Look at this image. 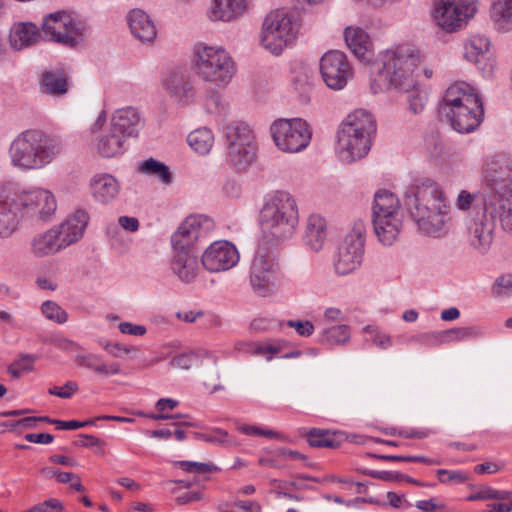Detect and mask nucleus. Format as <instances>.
<instances>
[{
  "label": "nucleus",
  "mask_w": 512,
  "mask_h": 512,
  "mask_svg": "<svg viewBox=\"0 0 512 512\" xmlns=\"http://www.w3.org/2000/svg\"><path fill=\"white\" fill-rule=\"evenodd\" d=\"M421 51L413 44L402 43L391 46L377 55L371 65L376 74L370 81L374 94L394 89L408 95L409 110L419 114L426 104V93L420 89L414 78L416 67L422 62Z\"/></svg>",
  "instance_id": "f257e3e1"
},
{
  "label": "nucleus",
  "mask_w": 512,
  "mask_h": 512,
  "mask_svg": "<svg viewBox=\"0 0 512 512\" xmlns=\"http://www.w3.org/2000/svg\"><path fill=\"white\" fill-rule=\"evenodd\" d=\"M404 205L423 234L435 238L447 235L449 207L435 181L421 179L412 182L405 192Z\"/></svg>",
  "instance_id": "f03ea898"
},
{
  "label": "nucleus",
  "mask_w": 512,
  "mask_h": 512,
  "mask_svg": "<svg viewBox=\"0 0 512 512\" xmlns=\"http://www.w3.org/2000/svg\"><path fill=\"white\" fill-rule=\"evenodd\" d=\"M61 150L58 138L41 130L28 129L13 139L8 152L12 166L21 171H31L52 163Z\"/></svg>",
  "instance_id": "7ed1b4c3"
},
{
  "label": "nucleus",
  "mask_w": 512,
  "mask_h": 512,
  "mask_svg": "<svg viewBox=\"0 0 512 512\" xmlns=\"http://www.w3.org/2000/svg\"><path fill=\"white\" fill-rule=\"evenodd\" d=\"M298 223V206L289 192L277 190L265 196L259 224L267 241L290 239L295 234Z\"/></svg>",
  "instance_id": "20e7f679"
},
{
  "label": "nucleus",
  "mask_w": 512,
  "mask_h": 512,
  "mask_svg": "<svg viewBox=\"0 0 512 512\" xmlns=\"http://www.w3.org/2000/svg\"><path fill=\"white\" fill-rule=\"evenodd\" d=\"M376 132L373 115L357 109L346 116L337 131L335 152L342 163L350 164L364 158L372 146Z\"/></svg>",
  "instance_id": "39448f33"
},
{
  "label": "nucleus",
  "mask_w": 512,
  "mask_h": 512,
  "mask_svg": "<svg viewBox=\"0 0 512 512\" xmlns=\"http://www.w3.org/2000/svg\"><path fill=\"white\" fill-rule=\"evenodd\" d=\"M191 67L200 80L220 89L226 88L237 74V64L228 50L202 42L193 47Z\"/></svg>",
  "instance_id": "423d86ee"
},
{
  "label": "nucleus",
  "mask_w": 512,
  "mask_h": 512,
  "mask_svg": "<svg viewBox=\"0 0 512 512\" xmlns=\"http://www.w3.org/2000/svg\"><path fill=\"white\" fill-rule=\"evenodd\" d=\"M371 217L377 240L383 246H392L398 240L403 227L398 197L388 190L377 191Z\"/></svg>",
  "instance_id": "0eeeda50"
},
{
  "label": "nucleus",
  "mask_w": 512,
  "mask_h": 512,
  "mask_svg": "<svg viewBox=\"0 0 512 512\" xmlns=\"http://www.w3.org/2000/svg\"><path fill=\"white\" fill-rule=\"evenodd\" d=\"M299 24L285 10L271 11L263 20L259 42L263 49L274 56H280L297 38Z\"/></svg>",
  "instance_id": "6e6552de"
},
{
  "label": "nucleus",
  "mask_w": 512,
  "mask_h": 512,
  "mask_svg": "<svg viewBox=\"0 0 512 512\" xmlns=\"http://www.w3.org/2000/svg\"><path fill=\"white\" fill-rule=\"evenodd\" d=\"M274 145L283 153L294 154L305 150L312 140V128L302 118H279L270 125Z\"/></svg>",
  "instance_id": "1a4fd4ad"
},
{
  "label": "nucleus",
  "mask_w": 512,
  "mask_h": 512,
  "mask_svg": "<svg viewBox=\"0 0 512 512\" xmlns=\"http://www.w3.org/2000/svg\"><path fill=\"white\" fill-rule=\"evenodd\" d=\"M365 236V222L361 219L355 220L334 258V270L337 275L346 276L361 267L365 253Z\"/></svg>",
  "instance_id": "9d476101"
},
{
  "label": "nucleus",
  "mask_w": 512,
  "mask_h": 512,
  "mask_svg": "<svg viewBox=\"0 0 512 512\" xmlns=\"http://www.w3.org/2000/svg\"><path fill=\"white\" fill-rule=\"evenodd\" d=\"M227 161L237 170L246 169L256 157L255 136L244 122L233 121L225 128Z\"/></svg>",
  "instance_id": "9b49d317"
},
{
  "label": "nucleus",
  "mask_w": 512,
  "mask_h": 512,
  "mask_svg": "<svg viewBox=\"0 0 512 512\" xmlns=\"http://www.w3.org/2000/svg\"><path fill=\"white\" fill-rule=\"evenodd\" d=\"M483 201L486 205L495 199L512 194V160L506 155L491 157L483 170Z\"/></svg>",
  "instance_id": "f8f14e48"
},
{
  "label": "nucleus",
  "mask_w": 512,
  "mask_h": 512,
  "mask_svg": "<svg viewBox=\"0 0 512 512\" xmlns=\"http://www.w3.org/2000/svg\"><path fill=\"white\" fill-rule=\"evenodd\" d=\"M477 9V0H433L431 16L439 28L453 33L466 26Z\"/></svg>",
  "instance_id": "ddd939ff"
},
{
  "label": "nucleus",
  "mask_w": 512,
  "mask_h": 512,
  "mask_svg": "<svg viewBox=\"0 0 512 512\" xmlns=\"http://www.w3.org/2000/svg\"><path fill=\"white\" fill-rule=\"evenodd\" d=\"M281 277L275 256L267 249L259 247L254 255L250 269V285L260 297H269L275 293Z\"/></svg>",
  "instance_id": "4468645a"
},
{
  "label": "nucleus",
  "mask_w": 512,
  "mask_h": 512,
  "mask_svg": "<svg viewBox=\"0 0 512 512\" xmlns=\"http://www.w3.org/2000/svg\"><path fill=\"white\" fill-rule=\"evenodd\" d=\"M44 35L51 41L73 47L83 40L87 26L66 11H57L44 18Z\"/></svg>",
  "instance_id": "2eb2a0df"
},
{
  "label": "nucleus",
  "mask_w": 512,
  "mask_h": 512,
  "mask_svg": "<svg viewBox=\"0 0 512 512\" xmlns=\"http://www.w3.org/2000/svg\"><path fill=\"white\" fill-rule=\"evenodd\" d=\"M496 216H492L486 209V202L483 207L467 215L465 219V230L469 246L481 255H485L491 248L494 240Z\"/></svg>",
  "instance_id": "dca6fc26"
},
{
  "label": "nucleus",
  "mask_w": 512,
  "mask_h": 512,
  "mask_svg": "<svg viewBox=\"0 0 512 512\" xmlns=\"http://www.w3.org/2000/svg\"><path fill=\"white\" fill-rule=\"evenodd\" d=\"M17 202L20 204L21 213L41 220H48L57 209V202L50 190L44 188H32L29 190L15 191Z\"/></svg>",
  "instance_id": "f3484780"
},
{
  "label": "nucleus",
  "mask_w": 512,
  "mask_h": 512,
  "mask_svg": "<svg viewBox=\"0 0 512 512\" xmlns=\"http://www.w3.org/2000/svg\"><path fill=\"white\" fill-rule=\"evenodd\" d=\"M320 73L330 89L342 90L352 77L353 70L343 52L331 50L320 59Z\"/></svg>",
  "instance_id": "a211bd4d"
},
{
  "label": "nucleus",
  "mask_w": 512,
  "mask_h": 512,
  "mask_svg": "<svg viewBox=\"0 0 512 512\" xmlns=\"http://www.w3.org/2000/svg\"><path fill=\"white\" fill-rule=\"evenodd\" d=\"M213 228L211 218L204 215H189L171 237L173 249H191L195 243Z\"/></svg>",
  "instance_id": "6ab92c4d"
},
{
  "label": "nucleus",
  "mask_w": 512,
  "mask_h": 512,
  "mask_svg": "<svg viewBox=\"0 0 512 512\" xmlns=\"http://www.w3.org/2000/svg\"><path fill=\"white\" fill-rule=\"evenodd\" d=\"M240 255L234 244L226 240L211 243L203 252L204 268L212 273L227 271L239 262Z\"/></svg>",
  "instance_id": "aec40b11"
},
{
  "label": "nucleus",
  "mask_w": 512,
  "mask_h": 512,
  "mask_svg": "<svg viewBox=\"0 0 512 512\" xmlns=\"http://www.w3.org/2000/svg\"><path fill=\"white\" fill-rule=\"evenodd\" d=\"M162 88L169 98L180 106L192 104L196 88L190 77L180 71H170L162 79Z\"/></svg>",
  "instance_id": "412c9836"
},
{
  "label": "nucleus",
  "mask_w": 512,
  "mask_h": 512,
  "mask_svg": "<svg viewBox=\"0 0 512 512\" xmlns=\"http://www.w3.org/2000/svg\"><path fill=\"white\" fill-rule=\"evenodd\" d=\"M442 110L453 129L459 133L473 132L480 126L484 117L482 102H478L476 106L463 105Z\"/></svg>",
  "instance_id": "4be33fe9"
},
{
  "label": "nucleus",
  "mask_w": 512,
  "mask_h": 512,
  "mask_svg": "<svg viewBox=\"0 0 512 512\" xmlns=\"http://www.w3.org/2000/svg\"><path fill=\"white\" fill-rule=\"evenodd\" d=\"M22 217L20 204L14 190L0 191V238H6L14 233Z\"/></svg>",
  "instance_id": "5701e85b"
},
{
  "label": "nucleus",
  "mask_w": 512,
  "mask_h": 512,
  "mask_svg": "<svg viewBox=\"0 0 512 512\" xmlns=\"http://www.w3.org/2000/svg\"><path fill=\"white\" fill-rule=\"evenodd\" d=\"M170 269L181 282L192 283L200 271L198 255L191 249H173Z\"/></svg>",
  "instance_id": "b1692460"
},
{
  "label": "nucleus",
  "mask_w": 512,
  "mask_h": 512,
  "mask_svg": "<svg viewBox=\"0 0 512 512\" xmlns=\"http://www.w3.org/2000/svg\"><path fill=\"white\" fill-rule=\"evenodd\" d=\"M249 5L250 0H211L206 15L212 22L230 23L242 17Z\"/></svg>",
  "instance_id": "393cba45"
},
{
  "label": "nucleus",
  "mask_w": 512,
  "mask_h": 512,
  "mask_svg": "<svg viewBox=\"0 0 512 512\" xmlns=\"http://www.w3.org/2000/svg\"><path fill=\"white\" fill-rule=\"evenodd\" d=\"M88 222V213L85 210H77L61 224L53 226L64 249L78 242L83 237Z\"/></svg>",
  "instance_id": "a878e982"
},
{
  "label": "nucleus",
  "mask_w": 512,
  "mask_h": 512,
  "mask_svg": "<svg viewBox=\"0 0 512 512\" xmlns=\"http://www.w3.org/2000/svg\"><path fill=\"white\" fill-rule=\"evenodd\" d=\"M74 363L76 366L87 369L100 377H112L123 374L119 362L105 361L102 355L95 353H78L74 357Z\"/></svg>",
  "instance_id": "bb28decb"
},
{
  "label": "nucleus",
  "mask_w": 512,
  "mask_h": 512,
  "mask_svg": "<svg viewBox=\"0 0 512 512\" xmlns=\"http://www.w3.org/2000/svg\"><path fill=\"white\" fill-rule=\"evenodd\" d=\"M141 125L139 111L131 106L116 109L110 118V127L126 139L137 136Z\"/></svg>",
  "instance_id": "cd10ccee"
},
{
  "label": "nucleus",
  "mask_w": 512,
  "mask_h": 512,
  "mask_svg": "<svg viewBox=\"0 0 512 512\" xmlns=\"http://www.w3.org/2000/svg\"><path fill=\"white\" fill-rule=\"evenodd\" d=\"M478 102L482 101L471 84L465 81H456L446 89L442 109L463 105L476 106Z\"/></svg>",
  "instance_id": "c85d7f7f"
},
{
  "label": "nucleus",
  "mask_w": 512,
  "mask_h": 512,
  "mask_svg": "<svg viewBox=\"0 0 512 512\" xmlns=\"http://www.w3.org/2000/svg\"><path fill=\"white\" fill-rule=\"evenodd\" d=\"M90 190L96 201L108 204L118 197L121 185L113 175L99 173L90 179Z\"/></svg>",
  "instance_id": "c756f323"
},
{
  "label": "nucleus",
  "mask_w": 512,
  "mask_h": 512,
  "mask_svg": "<svg viewBox=\"0 0 512 512\" xmlns=\"http://www.w3.org/2000/svg\"><path fill=\"white\" fill-rule=\"evenodd\" d=\"M126 138L109 126L108 130L97 135L93 140L96 152L103 158H114L122 155L125 150Z\"/></svg>",
  "instance_id": "7c9ffc66"
},
{
  "label": "nucleus",
  "mask_w": 512,
  "mask_h": 512,
  "mask_svg": "<svg viewBox=\"0 0 512 512\" xmlns=\"http://www.w3.org/2000/svg\"><path fill=\"white\" fill-rule=\"evenodd\" d=\"M64 249L53 227L35 234L29 243V251L35 258H44L57 254Z\"/></svg>",
  "instance_id": "2f4dec72"
},
{
  "label": "nucleus",
  "mask_w": 512,
  "mask_h": 512,
  "mask_svg": "<svg viewBox=\"0 0 512 512\" xmlns=\"http://www.w3.org/2000/svg\"><path fill=\"white\" fill-rule=\"evenodd\" d=\"M131 33L142 42H151L156 38V27L149 15L141 9H133L127 15Z\"/></svg>",
  "instance_id": "473e14b6"
},
{
  "label": "nucleus",
  "mask_w": 512,
  "mask_h": 512,
  "mask_svg": "<svg viewBox=\"0 0 512 512\" xmlns=\"http://www.w3.org/2000/svg\"><path fill=\"white\" fill-rule=\"evenodd\" d=\"M344 39L350 51L360 60H370L372 43L368 34L359 27H347L344 30Z\"/></svg>",
  "instance_id": "72a5a7b5"
},
{
  "label": "nucleus",
  "mask_w": 512,
  "mask_h": 512,
  "mask_svg": "<svg viewBox=\"0 0 512 512\" xmlns=\"http://www.w3.org/2000/svg\"><path fill=\"white\" fill-rule=\"evenodd\" d=\"M39 37L38 27L32 22H18L10 28L9 43L14 50H22L35 44Z\"/></svg>",
  "instance_id": "f704fd0d"
},
{
  "label": "nucleus",
  "mask_w": 512,
  "mask_h": 512,
  "mask_svg": "<svg viewBox=\"0 0 512 512\" xmlns=\"http://www.w3.org/2000/svg\"><path fill=\"white\" fill-rule=\"evenodd\" d=\"M326 221L318 215L312 214L308 217L304 235L305 244L313 251H319L326 240Z\"/></svg>",
  "instance_id": "c9c22d12"
},
{
  "label": "nucleus",
  "mask_w": 512,
  "mask_h": 512,
  "mask_svg": "<svg viewBox=\"0 0 512 512\" xmlns=\"http://www.w3.org/2000/svg\"><path fill=\"white\" fill-rule=\"evenodd\" d=\"M489 49L490 41L487 37L473 35L465 43L464 56L468 61L476 64L479 68L485 69L486 65L482 67L481 64L488 60Z\"/></svg>",
  "instance_id": "e433bc0d"
},
{
  "label": "nucleus",
  "mask_w": 512,
  "mask_h": 512,
  "mask_svg": "<svg viewBox=\"0 0 512 512\" xmlns=\"http://www.w3.org/2000/svg\"><path fill=\"white\" fill-rule=\"evenodd\" d=\"M206 358H213L214 362H217L216 356L211 351L204 348H198L173 356L169 364L171 367L176 369L189 370L194 366L202 364L203 360Z\"/></svg>",
  "instance_id": "4c0bfd02"
},
{
  "label": "nucleus",
  "mask_w": 512,
  "mask_h": 512,
  "mask_svg": "<svg viewBox=\"0 0 512 512\" xmlns=\"http://www.w3.org/2000/svg\"><path fill=\"white\" fill-rule=\"evenodd\" d=\"M492 216L499 219L502 229L512 236V194L501 199H495L486 205Z\"/></svg>",
  "instance_id": "58836bf2"
},
{
  "label": "nucleus",
  "mask_w": 512,
  "mask_h": 512,
  "mask_svg": "<svg viewBox=\"0 0 512 512\" xmlns=\"http://www.w3.org/2000/svg\"><path fill=\"white\" fill-rule=\"evenodd\" d=\"M491 19L499 31L512 30V0H493L490 10Z\"/></svg>",
  "instance_id": "ea45409f"
},
{
  "label": "nucleus",
  "mask_w": 512,
  "mask_h": 512,
  "mask_svg": "<svg viewBox=\"0 0 512 512\" xmlns=\"http://www.w3.org/2000/svg\"><path fill=\"white\" fill-rule=\"evenodd\" d=\"M43 92L54 97H61L68 91V78L61 70H53L43 73L42 75Z\"/></svg>",
  "instance_id": "a19ab883"
},
{
  "label": "nucleus",
  "mask_w": 512,
  "mask_h": 512,
  "mask_svg": "<svg viewBox=\"0 0 512 512\" xmlns=\"http://www.w3.org/2000/svg\"><path fill=\"white\" fill-rule=\"evenodd\" d=\"M215 142L214 134L210 128L200 127L191 131L187 136V143L199 155L210 153Z\"/></svg>",
  "instance_id": "79ce46f5"
},
{
  "label": "nucleus",
  "mask_w": 512,
  "mask_h": 512,
  "mask_svg": "<svg viewBox=\"0 0 512 512\" xmlns=\"http://www.w3.org/2000/svg\"><path fill=\"white\" fill-rule=\"evenodd\" d=\"M139 171L145 175L158 179L164 185H169L172 182V174L169 167L154 158H149L141 162L139 165Z\"/></svg>",
  "instance_id": "37998d69"
},
{
  "label": "nucleus",
  "mask_w": 512,
  "mask_h": 512,
  "mask_svg": "<svg viewBox=\"0 0 512 512\" xmlns=\"http://www.w3.org/2000/svg\"><path fill=\"white\" fill-rule=\"evenodd\" d=\"M351 329L346 324H338L323 329L320 336V342L335 346L343 345L350 340Z\"/></svg>",
  "instance_id": "c03bdc74"
},
{
  "label": "nucleus",
  "mask_w": 512,
  "mask_h": 512,
  "mask_svg": "<svg viewBox=\"0 0 512 512\" xmlns=\"http://www.w3.org/2000/svg\"><path fill=\"white\" fill-rule=\"evenodd\" d=\"M198 440L222 447L237 446L238 442L226 430L218 427L209 429L206 432L195 433Z\"/></svg>",
  "instance_id": "a18cd8bd"
},
{
  "label": "nucleus",
  "mask_w": 512,
  "mask_h": 512,
  "mask_svg": "<svg viewBox=\"0 0 512 512\" xmlns=\"http://www.w3.org/2000/svg\"><path fill=\"white\" fill-rule=\"evenodd\" d=\"M482 335L476 326L456 327L443 331L444 344L477 339Z\"/></svg>",
  "instance_id": "49530a36"
},
{
  "label": "nucleus",
  "mask_w": 512,
  "mask_h": 512,
  "mask_svg": "<svg viewBox=\"0 0 512 512\" xmlns=\"http://www.w3.org/2000/svg\"><path fill=\"white\" fill-rule=\"evenodd\" d=\"M305 436L309 445L316 448H337L340 444L335 434L328 430L314 428L309 430Z\"/></svg>",
  "instance_id": "de8ad7c7"
},
{
  "label": "nucleus",
  "mask_w": 512,
  "mask_h": 512,
  "mask_svg": "<svg viewBox=\"0 0 512 512\" xmlns=\"http://www.w3.org/2000/svg\"><path fill=\"white\" fill-rule=\"evenodd\" d=\"M478 193H472L462 189L455 198V207L461 212H468V215L474 211H478L483 207V201L478 205Z\"/></svg>",
  "instance_id": "09e8293b"
},
{
  "label": "nucleus",
  "mask_w": 512,
  "mask_h": 512,
  "mask_svg": "<svg viewBox=\"0 0 512 512\" xmlns=\"http://www.w3.org/2000/svg\"><path fill=\"white\" fill-rule=\"evenodd\" d=\"M178 405H179V402L175 399L160 398L155 404V408L160 413L159 414H148L147 417H149L150 419H153V420H157V421L168 420V419H173V418H177V419L187 418L188 416H186V415H181V414L171 415V414L164 413L166 410L175 409Z\"/></svg>",
  "instance_id": "8fccbe9b"
},
{
  "label": "nucleus",
  "mask_w": 512,
  "mask_h": 512,
  "mask_svg": "<svg viewBox=\"0 0 512 512\" xmlns=\"http://www.w3.org/2000/svg\"><path fill=\"white\" fill-rule=\"evenodd\" d=\"M41 312L45 318L57 324H64L68 320L67 312L56 302L51 300L42 303Z\"/></svg>",
  "instance_id": "3c124183"
},
{
  "label": "nucleus",
  "mask_w": 512,
  "mask_h": 512,
  "mask_svg": "<svg viewBox=\"0 0 512 512\" xmlns=\"http://www.w3.org/2000/svg\"><path fill=\"white\" fill-rule=\"evenodd\" d=\"M236 350L239 352L250 353L254 355H272L278 353L279 349L272 345H261L257 343L239 342L235 345ZM270 360L271 356H267Z\"/></svg>",
  "instance_id": "603ef678"
},
{
  "label": "nucleus",
  "mask_w": 512,
  "mask_h": 512,
  "mask_svg": "<svg viewBox=\"0 0 512 512\" xmlns=\"http://www.w3.org/2000/svg\"><path fill=\"white\" fill-rule=\"evenodd\" d=\"M237 430L241 433L248 435V436H259V437H266L271 439H277L280 441H284L285 437L281 433L268 428H263L256 425H239L237 427Z\"/></svg>",
  "instance_id": "864d4df0"
},
{
  "label": "nucleus",
  "mask_w": 512,
  "mask_h": 512,
  "mask_svg": "<svg viewBox=\"0 0 512 512\" xmlns=\"http://www.w3.org/2000/svg\"><path fill=\"white\" fill-rule=\"evenodd\" d=\"M410 342L418 343L427 348L439 347L444 344L443 331L413 335Z\"/></svg>",
  "instance_id": "5fc2aeb1"
},
{
  "label": "nucleus",
  "mask_w": 512,
  "mask_h": 512,
  "mask_svg": "<svg viewBox=\"0 0 512 512\" xmlns=\"http://www.w3.org/2000/svg\"><path fill=\"white\" fill-rule=\"evenodd\" d=\"M439 481L443 484H461L468 480V475L458 470L439 469L436 472Z\"/></svg>",
  "instance_id": "6e6d98bb"
},
{
  "label": "nucleus",
  "mask_w": 512,
  "mask_h": 512,
  "mask_svg": "<svg viewBox=\"0 0 512 512\" xmlns=\"http://www.w3.org/2000/svg\"><path fill=\"white\" fill-rule=\"evenodd\" d=\"M177 465L188 473L205 474L218 470L213 464L194 462V461H178Z\"/></svg>",
  "instance_id": "4d7b16f0"
},
{
  "label": "nucleus",
  "mask_w": 512,
  "mask_h": 512,
  "mask_svg": "<svg viewBox=\"0 0 512 512\" xmlns=\"http://www.w3.org/2000/svg\"><path fill=\"white\" fill-rule=\"evenodd\" d=\"M79 389V385L76 381H67L62 387H51L48 389V393L53 396H57L63 399L71 398Z\"/></svg>",
  "instance_id": "13d9d810"
},
{
  "label": "nucleus",
  "mask_w": 512,
  "mask_h": 512,
  "mask_svg": "<svg viewBox=\"0 0 512 512\" xmlns=\"http://www.w3.org/2000/svg\"><path fill=\"white\" fill-rule=\"evenodd\" d=\"M49 342L57 349L66 353H73L81 348L78 343L60 335L52 337Z\"/></svg>",
  "instance_id": "bf43d9fd"
},
{
  "label": "nucleus",
  "mask_w": 512,
  "mask_h": 512,
  "mask_svg": "<svg viewBox=\"0 0 512 512\" xmlns=\"http://www.w3.org/2000/svg\"><path fill=\"white\" fill-rule=\"evenodd\" d=\"M366 332H369L372 337L373 343L381 349H388L392 346V338L386 333H382L371 326L364 328Z\"/></svg>",
  "instance_id": "052dcab7"
},
{
  "label": "nucleus",
  "mask_w": 512,
  "mask_h": 512,
  "mask_svg": "<svg viewBox=\"0 0 512 512\" xmlns=\"http://www.w3.org/2000/svg\"><path fill=\"white\" fill-rule=\"evenodd\" d=\"M286 325L290 328H294L296 332L303 337H309L314 332V325L308 320H288Z\"/></svg>",
  "instance_id": "680f3d73"
},
{
  "label": "nucleus",
  "mask_w": 512,
  "mask_h": 512,
  "mask_svg": "<svg viewBox=\"0 0 512 512\" xmlns=\"http://www.w3.org/2000/svg\"><path fill=\"white\" fill-rule=\"evenodd\" d=\"M118 328L122 334L132 336H143L147 332V329L144 325L133 324L130 322H121Z\"/></svg>",
  "instance_id": "e2e57ef3"
},
{
  "label": "nucleus",
  "mask_w": 512,
  "mask_h": 512,
  "mask_svg": "<svg viewBox=\"0 0 512 512\" xmlns=\"http://www.w3.org/2000/svg\"><path fill=\"white\" fill-rule=\"evenodd\" d=\"M274 456L279 458H286L293 461H307V457L304 454L300 453L299 451L282 447L274 450Z\"/></svg>",
  "instance_id": "0e129e2a"
},
{
  "label": "nucleus",
  "mask_w": 512,
  "mask_h": 512,
  "mask_svg": "<svg viewBox=\"0 0 512 512\" xmlns=\"http://www.w3.org/2000/svg\"><path fill=\"white\" fill-rule=\"evenodd\" d=\"M497 293H509L512 291V274L499 276L495 281Z\"/></svg>",
  "instance_id": "69168bd1"
},
{
  "label": "nucleus",
  "mask_w": 512,
  "mask_h": 512,
  "mask_svg": "<svg viewBox=\"0 0 512 512\" xmlns=\"http://www.w3.org/2000/svg\"><path fill=\"white\" fill-rule=\"evenodd\" d=\"M493 488L490 486H481L477 491L466 497V501H477L492 499Z\"/></svg>",
  "instance_id": "338daca9"
},
{
  "label": "nucleus",
  "mask_w": 512,
  "mask_h": 512,
  "mask_svg": "<svg viewBox=\"0 0 512 512\" xmlns=\"http://www.w3.org/2000/svg\"><path fill=\"white\" fill-rule=\"evenodd\" d=\"M37 357L30 354L21 355L16 361L15 364L23 371L30 372L33 370L34 362Z\"/></svg>",
  "instance_id": "774afa93"
}]
</instances>
